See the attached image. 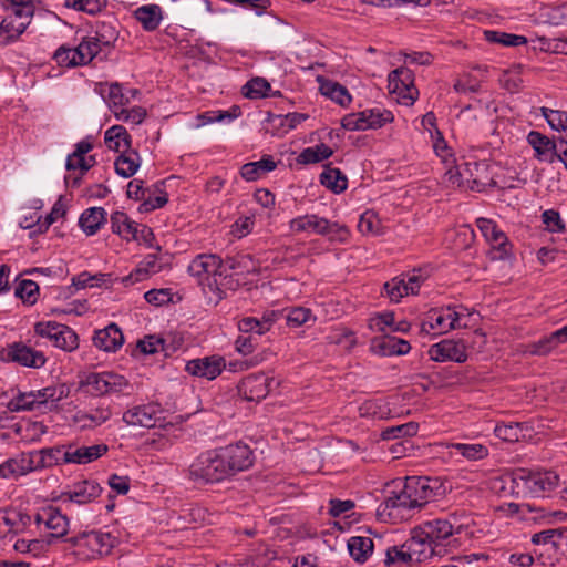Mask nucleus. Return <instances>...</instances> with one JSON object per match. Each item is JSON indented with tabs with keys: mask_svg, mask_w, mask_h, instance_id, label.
Here are the masks:
<instances>
[{
	"mask_svg": "<svg viewBox=\"0 0 567 567\" xmlns=\"http://www.w3.org/2000/svg\"><path fill=\"white\" fill-rule=\"evenodd\" d=\"M2 362H13L22 367L39 369L45 364V357L41 351L22 343L13 342L0 351Z\"/></svg>",
	"mask_w": 567,
	"mask_h": 567,
	"instance_id": "12",
	"label": "nucleus"
},
{
	"mask_svg": "<svg viewBox=\"0 0 567 567\" xmlns=\"http://www.w3.org/2000/svg\"><path fill=\"white\" fill-rule=\"evenodd\" d=\"M429 357L435 362H465L467 360L466 346L462 340L444 339L429 349Z\"/></svg>",
	"mask_w": 567,
	"mask_h": 567,
	"instance_id": "18",
	"label": "nucleus"
},
{
	"mask_svg": "<svg viewBox=\"0 0 567 567\" xmlns=\"http://www.w3.org/2000/svg\"><path fill=\"white\" fill-rule=\"evenodd\" d=\"M332 150L328 145L321 143L311 147L305 148L298 156V162L302 164H315L329 158L332 155Z\"/></svg>",
	"mask_w": 567,
	"mask_h": 567,
	"instance_id": "52",
	"label": "nucleus"
},
{
	"mask_svg": "<svg viewBox=\"0 0 567 567\" xmlns=\"http://www.w3.org/2000/svg\"><path fill=\"white\" fill-rule=\"evenodd\" d=\"M111 415V410L103 406L90 411H78L74 415V423L81 429H94L110 420Z\"/></svg>",
	"mask_w": 567,
	"mask_h": 567,
	"instance_id": "35",
	"label": "nucleus"
},
{
	"mask_svg": "<svg viewBox=\"0 0 567 567\" xmlns=\"http://www.w3.org/2000/svg\"><path fill=\"white\" fill-rule=\"evenodd\" d=\"M348 550L354 560L364 563L372 554L373 542L369 537L353 536L348 540Z\"/></svg>",
	"mask_w": 567,
	"mask_h": 567,
	"instance_id": "47",
	"label": "nucleus"
},
{
	"mask_svg": "<svg viewBox=\"0 0 567 567\" xmlns=\"http://www.w3.org/2000/svg\"><path fill=\"white\" fill-rule=\"evenodd\" d=\"M420 530L424 534L436 547L440 553H445V546L449 544L450 538L453 536L455 528L453 524L445 518H435L424 522Z\"/></svg>",
	"mask_w": 567,
	"mask_h": 567,
	"instance_id": "22",
	"label": "nucleus"
},
{
	"mask_svg": "<svg viewBox=\"0 0 567 567\" xmlns=\"http://www.w3.org/2000/svg\"><path fill=\"white\" fill-rule=\"evenodd\" d=\"M105 221L106 212L102 207H90L79 218V225L87 236L96 234Z\"/></svg>",
	"mask_w": 567,
	"mask_h": 567,
	"instance_id": "36",
	"label": "nucleus"
},
{
	"mask_svg": "<svg viewBox=\"0 0 567 567\" xmlns=\"http://www.w3.org/2000/svg\"><path fill=\"white\" fill-rule=\"evenodd\" d=\"M13 548L18 553L40 557L48 550V544L41 539H17Z\"/></svg>",
	"mask_w": 567,
	"mask_h": 567,
	"instance_id": "57",
	"label": "nucleus"
},
{
	"mask_svg": "<svg viewBox=\"0 0 567 567\" xmlns=\"http://www.w3.org/2000/svg\"><path fill=\"white\" fill-rule=\"evenodd\" d=\"M8 460L13 477L40 471L37 451L23 452Z\"/></svg>",
	"mask_w": 567,
	"mask_h": 567,
	"instance_id": "34",
	"label": "nucleus"
},
{
	"mask_svg": "<svg viewBox=\"0 0 567 567\" xmlns=\"http://www.w3.org/2000/svg\"><path fill=\"white\" fill-rule=\"evenodd\" d=\"M53 59L60 66L74 68L83 65V63L78 60V52L74 47L61 45L54 52Z\"/></svg>",
	"mask_w": 567,
	"mask_h": 567,
	"instance_id": "61",
	"label": "nucleus"
},
{
	"mask_svg": "<svg viewBox=\"0 0 567 567\" xmlns=\"http://www.w3.org/2000/svg\"><path fill=\"white\" fill-rule=\"evenodd\" d=\"M484 39L489 43H498L504 47H519L527 43V38L513 33H506L497 30H485Z\"/></svg>",
	"mask_w": 567,
	"mask_h": 567,
	"instance_id": "48",
	"label": "nucleus"
},
{
	"mask_svg": "<svg viewBox=\"0 0 567 567\" xmlns=\"http://www.w3.org/2000/svg\"><path fill=\"white\" fill-rule=\"evenodd\" d=\"M318 81L320 84L319 90L322 95L329 97L331 101L338 103L341 106L350 104L352 100L351 95L343 85L338 82L321 78H319Z\"/></svg>",
	"mask_w": 567,
	"mask_h": 567,
	"instance_id": "38",
	"label": "nucleus"
},
{
	"mask_svg": "<svg viewBox=\"0 0 567 567\" xmlns=\"http://www.w3.org/2000/svg\"><path fill=\"white\" fill-rule=\"evenodd\" d=\"M293 234L311 233L327 237L330 241L346 243L350 237L349 228L338 221H330L317 214L297 216L289 221Z\"/></svg>",
	"mask_w": 567,
	"mask_h": 567,
	"instance_id": "5",
	"label": "nucleus"
},
{
	"mask_svg": "<svg viewBox=\"0 0 567 567\" xmlns=\"http://www.w3.org/2000/svg\"><path fill=\"white\" fill-rule=\"evenodd\" d=\"M74 48L78 52V60L82 62L83 65L89 64L95 56H97L103 51V49L91 34L84 37L81 40V42Z\"/></svg>",
	"mask_w": 567,
	"mask_h": 567,
	"instance_id": "49",
	"label": "nucleus"
},
{
	"mask_svg": "<svg viewBox=\"0 0 567 567\" xmlns=\"http://www.w3.org/2000/svg\"><path fill=\"white\" fill-rule=\"evenodd\" d=\"M529 426L526 423H498L494 427L495 435L506 442H517L526 439Z\"/></svg>",
	"mask_w": 567,
	"mask_h": 567,
	"instance_id": "40",
	"label": "nucleus"
},
{
	"mask_svg": "<svg viewBox=\"0 0 567 567\" xmlns=\"http://www.w3.org/2000/svg\"><path fill=\"white\" fill-rule=\"evenodd\" d=\"M411 350L410 343L396 337H374L370 342V351L380 357L403 355Z\"/></svg>",
	"mask_w": 567,
	"mask_h": 567,
	"instance_id": "24",
	"label": "nucleus"
},
{
	"mask_svg": "<svg viewBox=\"0 0 567 567\" xmlns=\"http://www.w3.org/2000/svg\"><path fill=\"white\" fill-rule=\"evenodd\" d=\"M93 136H86L74 145V151L68 155L65 168L68 171H79L82 175L90 171L96 164L95 155H91L93 150Z\"/></svg>",
	"mask_w": 567,
	"mask_h": 567,
	"instance_id": "16",
	"label": "nucleus"
},
{
	"mask_svg": "<svg viewBox=\"0 0 567 567\" xmlns=\"http://www.w3.org/2000/svg\"><path fill=\"white\" fill-rule=\"evenodd\" d=\"M252 464V451L247 444H229L198 455L189 466V476L196 482L219 483Z\"/></svg>",
	"mask_w": 567,
	"mask_h": 567,
	"instance_id": "1",
	"label": "nucleus"
},
{
	"mask_svg": "<svg viewBox=\"0 0 567 567\" xmlns=\"http://www.w3.org/2000/svg\"><path fill=\"white\" fill-rule=\"evenodd\" d=\"M425 279L421 270H413L393 278L384 285V289L391 301L400 302L403 297L419 293Z\"/></svg>",
	"mask_w": 567,
	"mask_h": 567,
	"instance_id": "13",
	"label": "nucleus"
},
{
	"mask_svg": "<svg viewBox=\"0 0 567 567\" xmlns=\"http://www.w3.org/2000/svg\"><path fill=\"white\" fill-rule=\"evenodd\" d=\"M34 331L63 351L71 352L79 347L78 334L65 324L55 321H41L35 323Z\"/></svg>",
	"mask_w": 567,
	"mask_h": 567,
	"instance_id": "10",
	"label": "nucleus"
},
{
	"mask_svg": "<svg viewBox=\"0 0 567 567\" xmlns=\"http://www.w3.org/2000/svg\"><path fill=\"white\" fill-rule=\"evenodd\" d=\"M14 433L24 443L31 444L41 440L48 427L38 421L22 420L14 424Z\"/></svg>",
	"mask_w": 567,
	"mask_h": 567,
	"instance_id": "37",
	"label": "nucleus"
},
{
	"mask_svg": "<svg viewBox=\"0 0 567 567\" xmlns=\"http://www.w3.org/2000/svg\"><path fill=\"white\" fill-rule=\"evenodd\" d=\"M141 166V157L134 150H128L118 155L114 162L115 172L124 178L132 177Z\"/></svg>",
	"mask_w": 567,
	"mask_h": 567,
	"instance_id": "39",
	"label": "nucleus"
},
{
	"mask_svg": "<svg viewBox=\"0 0 567 567\" xmlns=\"http://www.w3.org/2000/svg\"><path fill=\"white\" fill-rule=\"evenodd\" d=\"M358 229L362 235L377 236L383 233V225L377 213L367 210L360 216Z\"/></svg>",
	"mask_w": 567,
	"mask_h": 567,
	"instance_id": "51",
	"label": "nucleus"
},
{
	"mask_svg": "<svg viewBox=\"0 0 567 567\" xmlns=\"http://www.w3.org/2000/svg\"><path fill=\"white\" fill-rule=\"evenodd\" d=\"M394 324V313L384 311L374 315L369 319L368 327L373 332L385 333L388 330L392 331Z\"/></svg>",
	"mask_w": 567,
	"mask_h": 567,
	"instance_id": "59",
	"label": "nucleus"
},
{
	"mask_svg": "<svg viewBox=\"0 0 567 567\" xmlns=\"http://www.w3.org/2000/svg\"><path fill=\"white\" fill-rule=\"evenodd\" d=\"M471 312L463 306H449L434 308L426 312L421 322V331L424 333L442 334L453 329L467 327Z\"/></svg>",
	"mask_w": 567,
	"mask_h": 567,
	"instance_id": "6",
	"label": "nucleus"
},
{
	"mask_svg": "<svg viewBox=\"0 0 567 567\" xmlns=\"http://www.w3.org/2000/svg\"><path fill=\"white\" fill-rule=\"evenodd\" d=\"M286 319L288 326L292 328H298L308 323L309 321H315V317L312 316L311 310L303 307H295L289 309Z\"/></svg>",
	"mask_w": 567,
	"mask_h": 567,
	"instance_id": "64",
	"label": "nucleus"
},
{
	"mask_svg": "<svg viewBox=\"0 0 567 567\" xmlns=\"http://www.w3.org/2000/svg\"><path fill=\"white\" fill-rule=\"evenodd\" d=\"M38 529L52 538H61L68 534L69 518L56 507L41 508L34 516Z\"/></svg>",
	"mask_w": 567,
	"mask_h": 567,
	"instance_id": "14",
	"label": "nucleus"
},
{
	"mask_svg": "<svg viewBox=\"0 0 567 567\" xmlns=\"http://www.w3.org/2000/svg\"><path fill=\"white\" fill-rule=\"evenodd\" d=\"M512 483L517 495L546 497L559 485V476L554 471L518 468L512 475Z\"/></svg>",
	"mask_w": 567,
	"mask_h": 567,
	"instance_id": "4",
	"label": "nucleus"
},
{
	"mask_svg": "<svg viewBox=\"0 0 567 567\" xmlns=\"http://www.w3.org/2000/svg\"><path fill=\"white\" fill-rule=\"evenodd\" d=\"M166 262L164 261V257L158 254H150L145 256L137 265L135 269L136 280H142L148 276L156 275L161 272Z\"/></svg>",
	"mask_w": 567,
	"mask_h": 567,
	"instance_id": "44",
	"label": "nucleus"
},
{
	"mask_svg": "<svg viewBox=\"0 0 567 567\" xmlns=\"http://www.w3.org/2000/svg\"><path fill=\"white\" fill-rule=\"evenodd\" d=\"M40 471L53 466L66 465L65 444L37 450Z\"/></svg>",
	"mask_w": 567,
	"mask_h": 567,
	"instance_id": "41",
	"label": "nucleus"
},
{
	"mask_svg": "<svg viewBox=\"0 0 567 567\" xmlns=\"http://www.w3.org/2000/svg\"><path fill=\"white\" fill-rule=\"evenodd\" d=\"M134 18L141 23L145 31H155L163 20V9L158 4L150 3L136 8Z\"/></svg>",
	"mask_w": 567,
	"mask_h": 567,
	"instance_id": "31",
	"label": "nucleus"
},
{
	"mask_svg": "<svg viewBox=\"0 0 567 567\" xmlns=\"http://www.w3.org/2000/svg\"><path fill=\"white\" fill-rule=\"evenodd\" d=\"M225 367L226 361L223 357L209 355L189 360L185 365V371L194 377L214 380L223 372Z\"/></svg>",
	"mask_w": 567,
	"mask_h": 567,
	"instance_id": "21",
	"label": "nucleus"
},
{
	"mask_svg": "<svg viewBox=\"0 0 567 567\" xmlns=\"http://www.w3.org/2000/svg\"><path fill=\"white\" fill-rule=\"evenodd\" d=\"M66 214V206L63 202L62 197H60L53 205L51 212L45 216H38L37 217V225H38V231L40 234L47 231L49 227L59 220L60 218H63Z\"/></svg>",
	"mask_w": 567,
	"mask_h": 567,
	"instance_id": "54",
	"label": "nucleus"
},
{
	"mask_svg": "<svg viewBox=\"0 0 567 567\" xmlns=\"http://www.w3.org/2000/svg\"><path fill=\"white\" fill-rule=\"evenodd\" d=\"M358 411L361 417L373 420H388L396 415V413L390 408L388 400L382 398L363 401L359 405Z\"/></svg>",
	"mask_w": 567,
	"mask_h": 567,
	"instance_id": "30",
	"label": "nucleus"
},
{
	"mask_svg": "<svg viewBox=\"0 0 567 567\" xmlns=\"http://www.w3.org/2000/svg\"><path fill=\"white\" fill-rule=\"evenodd\" d=\"M104 143L110 151L123 153L132 148V138L122 125H113L104 133Z\"/></svg>",
	"mask_w": 567,
	"mask_h": 567,
	"instance_id": "32",
	"label": "nucleus"
},
{
	"mask_svg": "<svg viewBox=\"0 0 567 567\" xmlns=\"http://www.w3.org/2000/svg\"><path fill=\"white\" fill-rule=\"evenodd\" d=\"M102 488L100 484L92 480H84L74 483L65 492L62 493V497L65 501L83 505L91 503L100 496Z\"/></svg>",
	"mask_w": 567,
	"mask_h": 567,
	"instance_id": "25",
	"label": "nucleus"
},
{
	"mask_svg": "<svg viewBox=\"0 0 567 567\" xmlns=\"http://www.w3.org/2000/svg\"><path fill=\"white\" fill-rule=\"evenodd\" d=\"M408 550H410L413 563H423L433 556H441L439 547L434 545L422 532L406 540Z\"/></svg>",
	"mask_w": 567,
	"mask_h": 567,
	"instance_id": "27",
	"label": "nucleus"
},
{
	"mask_svg": "<svg viewBox=\"0 0 567 567\" xmlns=\"http://www.w3.org/2000/svg\"><path fill=\"white\" fill-rule=\"evenodd\" d=\"M443 494L437 478L409 476L398 492H392L378 507V515L383 520L396 523L409 519L411 512L421 508Z\"/></svg>",
	"mask_w": 567,
	"mask_h": 567,
	"instance_id": "2",
	"label": "nucleus"
},
{
	"mask_svg": "<svg viewBox=\"0 0 567 567\" xmlns=\"http://www.w3.org/2000/svg\"><path fill=\"white\" fill-rule=\"evenodd\" d=\"M95 91L107 103L113 115L118 112V110L130 104V102L140 94V91L136 89L124 91L123 86L117 82L97 83Z\"/></svg>",
	"mask_w": 567,
	"mask_h": 567,
	"instance_id": "15",
	"label": "nucleus"
},
{
	"mask_svg": "<svg viewBox=\"0 0 567 567\" xmlns=\"http://www.w3.org/2000/svg\"><path fill=\"white\" fill-rule=\"evenodd\" d=\"M388 82L390 93L400 104L410 106L419 97V90L414 85V73L410 69L401 66L393 70L389 73Z\"/></svg>",
	"mask_w": 567,
	"mask_h": 567,
	"instance_id": "9",
	"label": "nucleus"
},
{
	"mask_svg": "<svg viewBox=\"0 0 567 567\" xmlns=\"http://www.w3.org/2000/svg\"><path fill=\"white\" fill-rule=\"evenodd\" d=\"M540 114L547 121L548 125L557 132L567 134V112L560 110H553L546 106L539 107Z\"/></svg>",
	"mask_w": 567,
	"mask_h": 567,
	"instance_id": "55",
	"label": "nucleus"
},
{
	"mask_svg": "<svg viewBox=\"0 0 567 567\" xmlns=\"http://www.w3.org/2000/svg\"><path fill=\"white\" fill-rule=\"evenodd\" d=\"M159 412L154 403L133 405L123 413L122 421L128 426L151 429L156 425Z\"/></svg>",
	"mask_w": 567,
	"mask_h": 567,
	"instance_id": "20",
	"label": "nucleus"
},
{
	"mask_svg": "<svg viewBox=\"0 0 567 567\" xmlns=\"http://www.w3.org/2000/svg\"><path fill=\"white\" fill-rule=\"evenodd\" d=\"M34 402L33 391L20 392L8 401L7 409L10 412L32 411L37 410Z\"/></svg>",
	"mask_w": 567,
	"mask_h": 567,
	"instance_id": "58",
	"label": "nucleus"
},
{
	"mask_svg": "<svg viewBox=\"0 0 567 567\" xmlns=\"http://www.w3.org/2000/svg\"><path fill=\"white\" fill-rule=\"evenodd\" d=\"M328 340L330 343L342 346L347 350L352 349L357 344L354 332L348 328H338L333 330L328 336Z\"/></svg>",
	"mask_w": 567,
	"mask_h": 567,
	"instance_id": "63",
	"label": "nucleus"
},
{
	"mask_svg": "<svg viewBox=\"0 0 567 567\" xmlns=\"http://www.w3.org/2000/svg\"><path fill=\"white\" fill-rule=\"evenodd\" d=\"M100 47L110 49L118 38V31L113 22H97L94 32L91 34Z\"/></svg>",
	"mask_w": 567,
	"mask_h": 567,
	"instance_id": "46",
	"label": "nucleus"
},
{
	"mask_svg": "<svg viewBox=\"0 0 567 567\" xmlns=\"http://www.w3.org/2000/svg\"><path fill=\"white\" fill-rule=\"evenodd\" d=\"M364 111L367 115L368 130L380 128L394 120L393 113L382 106H375Z\"/></svg>",
	"mask_w": 567,
	"mask_h": 567,
	"instance_id": "53",
	"label": "nucleus"
},
{
	"mask_svg": "<svg viewBox=\"0 0 567 567\" xmlns=\"http://www.w3.org/2000/svg\"><path fill=\"white\" fill-rule=\"evenodd\" d=\"M449 449L451 455H461L467 461H480L488 455V449L480 443H452Z\"/></svg>",
	"mask_w": 567,
	"mask_h": 567,
	"instance_id": "43",
	"label": "nucleus"
},
{
	"mask_svg": "<svg viewBox=\"0 0 567 567\" xmlns=\"http://www.w3.org/2000/svg\"><path fill=\"white\" fill-rule=\"evenodd\" d=\"M320 182L334 194H340L348 187L347 176L340 169L333 167L324 168L320 175Z\"/></svg>",
	"mask_w": 567,
	"mask_h": 567,
	"instance_id": "45",
	"label": "nucleus"
},
{
	"mask_svg": "<svg viewBox=\"0 0 567 567\" xmlns=\"http://www.w3.org/2000/svg\"><path fill=\"white\" fill-rule=\"evenodd\" d=\"M146 114V110L142 106H133L131 109L124 106L114 114V117L121 122L138 125L144 121Z\"/></svg>",
	"mask_w": 567,
	"mask_h": 567,
	"instance_id": "62",
	"label": "nucleus"
},
{
	"mask_svg": "<svg viewBox=\"0 0 567 567\" xmlns=\"http://www.w3.org/2000/svg\"><path fill=\"white\" fill-rule=\"evenodd\" d=\"M270 89L268 81L262 78H255L246 83L244 94L248 99H261L268 95Z\"/></svg>",
	"mask_w": 567,
	"mask_h": 567,
	"instance_id": "60",
	"label": "nucleus"
},
{
	"mask_svg": "<svg viewBox=\"0 0 567 567\" xmlns=\"http://www.w3.org/2000/svg\"><path fill=\"white\" fill-rule=\"evenodd\" d=\"M109 451V446L104 443L93 445H81L79 443L65 444V463L66 465H85L92 463Z\"/></svg>",
	"mask_w": 567,
	"mask_h": 567,
	"instance_id": "19",
	"label": "nucleus"
},
{
	"mask_svg": "<svg viewBox=\"0 0 567 567\" xmlns=\"http://www.w3.org/2000/svg\"><path fill=\"white\" fill-rule=\"evenodd\" d=\"M73 548L79 560L89 561L100 559L112 553L117 539L110 532L89 530L70 537L66 540Z\"/></svg>",
	"mask_w": 567,
	"mask_h": 567,
	"instance_id": "3",
	"label": "nucleus"
},
{
	"mask_svg": "<svg viewBox=\"0 0 567 567\" xmlns=\"http://www.w3.org/2000/svg\"><path fill=\"white\" fill-rule=\"evenodd\" d=\"M82 385L94 396L131 395L134 391L124 375L113 371L91 372L82 380Z\"/></svg>",
	"mask_w": 567,
	"mask_h": 567,
	"instance_id": "7",
	"label": "nucleus"
},
{
	"mask_svg": "<svg viewBox=\"0 0 567 567\" xmlns=\"http://www.w3.org/2000/svg\"><path fill=\"white\" fill-rule=\"evenodd\" d=\"M187 269L190 276L200 281L214 278L216 282V278L224 274L223 260L219 256L213 254L198 255L190 261Z\"/></svg>",
	"mask_w": 567,
	"mask_h": 567,
	"instance_id": "17",
	"label": "nucleus"
},
{
	"mask_svg": "<svg viewBox=\"0 0 567 567\" xmlns=\"http://www.w3.org/2000/svg\"><path fill=\"white\" fill-rule=\"evenodd\" d=\"M32 18L29 9L9 12L0 22V47L16 43L30 25Z\"/></svg>",
	"mask_w": 567,
	"mask_h": 567,
	"instance_id": "11",
	"label": "nucleus"
},
{
	"mask_svg": "<svg viewBox=\"0 0 567 567\" xmlns=\"http://www.w3.org/2000/svg\"><path fill=\"white\" fill-rule=\"evenodd\" d=\"M181 343L175 342V338L168 337H156L146 336L140 340L137 348L145 354H155L163 352L165 355H169L177 350Z\"/></svg>",
	"mask_w": 567,
	"mask_h": 567,
	"instance_id": "29",
	"label": "nucleus"
},
{
	"mask_svg": "<svg viewBox=\"0 0 567 567\" xmlns=\"http://www.w3.org/2000/svg\"><path fill=\"white\" fill-rule=\"evenodd\" d=\"M278 383L270 377L259 373L246 377L240 385V392L248 401H259L267 396Z\"/></svg>",
	"mask_w": 567,
	"mask_h": 567,
	"instance_id": "23",
	"label": "nucleus"
},
{
	"mask_svg": "<svg viewBox=\"0 0 567 567\" xmlns=\"http://www.w3.org/2000/svg\"><path fill=\"white\" fill-rule=\"evenodd\" d=\"M527 142L535 152V157L540 162L554 163L559 153V143L537 131H530Z\"/></svg>",
	"mask_w": 567,
	"mask_h": 567,
	"instance_id": "26",
	"label": "nucleus"
},
{
	"mask_svg": "<svg viewBox=\"0 0 567 567\" xmlns=\"http://www.w3.org/2000/svg\"><path fill=\"white\" fill-rule=\"evenodd\" d=\"M111 228L113 233L126 240L136 238L137 225L123 212L111 215Z\"/></svg>",
	"mask_w": 567,
	"mask_h": 567,
	"instance_id": "42",
	"label": "nucleus"
},
{
	"mask_svg": "<svg viewBox=\"0 0 567 567\" xmlns=\"http://www.w3.org/2000/svg\"><path fill=\"white\" fill-rule=\"evenodd\" d=\"M94 346L105 352L117 351L124 342V337L115 323L97 330L93 337Z\"/></svg>",
	"mask_w": 567,
	"mask_h": 567,
	"instance_id": "28",
	"label": "nucleus"
},
{
	"mask_svg": "<svg viewBox=\"0 0 567 567\" xmlns=\"http://www.w3.org/2000/svg\"><path fill=\"white\" fill-rule=\"evenodd\" d=\"M385 564L388 567H405L414 564L406 542L400 547L388 548Z\"/></svg>",
	"mask_w": 567,
	"mask_h": 567,
	"instance_id": "50",
	"label": "nucleus"
},
{
	"mask_svg": "<svg viewBox=\"0 0 567 567\" xmlns=\"http://www.w3.org/2000/svg\"><path fill=\"white\" fill-rule=\"evenodd\" d=\"M277 163L270 155H265L257 162L246 163L240 168V176L247 182H255L272 172Z\"/></svg>",
	"mask_w": 567,
	"mask_h": 567,
	"instance_id": "33",
	"label": "nucleus"
},
{
	"mask_svg": "<svg viewBox=\"0 0 567 567\" xmlns=\"http://www.w3.org/2000/svg\"><path fill=\"white\" fill-rule=\"evenodd\" d=\"M444 178L452 187L481 190V187L486 184L487 166L478 162H463L449 167Z\"/></svg>",
	"mask_w": 567,
	"mask_h": 567,
	"instance_id": "8",
	"label": "nucleus"
},
{
	"mask_svg": "<svg viewBox=\"0 0 567 567\" xmlns=\"http://www.w3.org/2000/svg\"><path fill=\"white\" fill-rule=\"evenodd\" d=\"M64 7L94 16L106 7V0H65Z\"/></svg>",
	"mask_w": 567,
	"mask_h": 567,
	"instance_id": "56",
	"label": "nucleus"
}]
</instances>
